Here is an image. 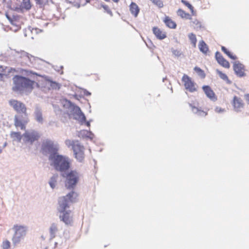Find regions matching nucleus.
<instances>
[{"instance_id": "1", "label": "nucleus", "mask_w": 249, "mask_h": 249, "mask_svg": "<svg viewBox=\"0 0 249 249\" xmlns=\"http://www.w3.org/2000/svg\"><path fill=\"white\" fill-rule=\"evenodd\" d=\"M49 160L51 161V165L58 171L65 172L71 167L69 159L58 153L50 155Z\"/></svg>"}, {"instance_id": "2", "label": "nucleus", "mask_w": 249, "mask_h": 249, "mask_svg": "<svg viewBox=\"0 0 249 249\" xmlns=\"http://www.w3.org/2000/svg\"><path fill=\"white\" fill-rule=\"evenodd\" d=\"M36 86L38 87L39 85L35 81L17 75V90L28 94L31 92Z\"/></svg>"}, {"instance_id": "3", "label": "nucleus", "mask_w": 249, "mask_h": 249, "mask_svg": "<svg viewBox=\"0 0 249 249\" xmlns=\"http://www.w3.org/2000/svg\"><path fill=\"white\" fill-rule=\"evenodd\" d=\"M78 194L76 192L72 191L66 196L61 197L58 199V206L57 210L58 212H63L69 208L71 203L77 201Z\"/></svg>"}, {"instance_id": "4", "label": "nucleus", "mask_w": 249, "mask_h": 249, "mask_svg": "<svg viewBox=\"0 0 249 249\" xmlns=\"http://www.w3.org/2000/svg\"><path fill=\"white\" fill-rule=\"evenodd\" d=\"M17 128L20 127L21 129H25V125L28 123V117L26 113L25 106L17 101Z\"/></svg>"}, {"instance_id": "5", "label": "nucleus", "mask_w": 249, "mask_h": 249, "mask_svg": "<svg viewBox=\"0 0 249 249\" xmlns=\"http://www.w3.org/2000/svg\"><path fill=\"white\" fill-rule=\"evenodd\" d=\"M65 143L68 147H71L75 158L80 162L84 160L85 158L84 147L81 145L78 141L67 140Z\"/></svg>"}, {"instance_id": "6", "label": "nucleus", "mask_w": 249, "mask_h": 249, "mask_svg": "<svg viewBox=\"0 0 249 249\" xmlns=\"http://www.w3.org/2000/svg\"><path fill=\"white\" fill-rule=\"evenodd\" d=\"M39 137V134L34 130L26 131L22 136L18 132H17V139L19 141L22 140L25 143H32L34 142L37 141Z\"/></svg>"}, {"instance_id": "7", "label": "nucleus", "mask_w": 249, "mask_h": 249, "mask_svg": "<svg viewBox=\"0 0 249 249\" xmlns=\"http://www.w3.org/2000/svg\"><path fill=\"white\" fill-rule=\"evenodd\" d=\"M181 2L184 4L186 7H187L190 10L191 15L189 14L188 13H186L185 11L181 9H179L178 10L177 13L178 16L181 18H185L187 19H191L192 16H196V12L194 10V7L188 1H185V0H181Z\"/></svg>"}, {"instance_id": "8", "label": "nucleus", "mask_w": 249, "mask_h": 249, "mask_svg": "<svg viewBox=\"0 0 249 249\" xmlns=\"http://www.w3.org/2000/svg\"><path fill=\"white\" fill-rule=\"evenodd\" d=\"M41 150L43 154L50 153L52 155L57 153L58 147L53 142L46 140L42 143Z\"/></svg>"}, {"instance_id": "9", "label": "nucleus", "mask_w": 249, "mask_h": 249, "mask_svg": "<svg viewBox=\"0 0 249 249\" xmlns=\"http://www.w3.org/2000/svg\"><path fill=\"white\" fill-rule=\"evenodd\" d=\"M182 82L185 89L190 92H194L197 90V85L193 81L191 77L186 74H184L182 79Z\"/></svg>"}, {"instance_id": "10", "label": "nucleus", "mask_w": 249, "mask_h": 249, "mask_svg": "<svg viewBox=\"0 0 249 249\" xmlns=\"http://www.w3.org/2000/svg\"><path fill=\"white\" fill-rule=\"evenodd\" d=\"M67 183L69 187L75 186L78 183L79 179V175L75 170H71L65 176Z\"/></svg>"}, {"instance_id": "11", "label": "nucleus", "mask_w": 249, "mask_h": 249, "mask_svg": "<svg viewBox=\"0 0 249 249\" xmlns=\"http://www.w3.org/2000/svg\"><path fill=\"white\" fill-rule=\"evenodd\" d=\"M33 56L25 52H17V59L22 65H28Z\"/></svg>"}, {"instance_id": "12", "label": "nucleus", "mask_w": 249, "mask_h": 249, "mask_svg": "<svg viewBox=\"0 0 249 249\" xmlns=\"http://www.w3.org/2000/svg\"><path fill=\"white\" fill-rule=\"evenodd\" d=\"M233 110L235 112H241L245 107L243 100L239 97L234 96L231 102Z\"/></svg>"}, {"instance_id": "13", "label": "nucleus", "mask_w": 249, "mask_h": 249, "mask_svg": "<svg viewBox=\"0 0 249 249\" xmlns=\"http://www.w3.org/2000/svg\"><path fill=\"white\" fill-rule=\"evenodd\" d=\"M28 228L25 225H17V243L20 242L25 238Z\"/></svg>"}, {"instance_id": "14", "label": "nucleus", "mask_w": 249, "mask_h": 249, "mask_svg": "<svg viewBox=\"0 0 249 249\" xmlns=\"http://www.w3.org/2000/svg\"><path fill=\"white\" fill-rule=\"evenodd\" d=\"M59 213L60 220L63 221L66 224L68 225L71 222L72 216L71 215V211L69 210Z\"/></svg>"}, {"instance_id": "15", "label": "nucleus", "mask_w": 249, "mask_h": 249, "mask_svg": "<svg viewBox=\"0 0 249 249\" xmlns=\"http://www.w3.org/2000/svg\"><path fill=\"white\" fill-rule=\"evenodd\" d=\"M152 32L156 38L159 40L164 39L167 37L166 33L158 27H153Z\"/></svg>"}, {"instance_id": "16", "label": "nucleus", "mask_w": 249, "mask_h": 249, "mask_svg": "<svg viewBox=\"0 0 249 249\" xmlns=\"http://www.w3.org/2000/svg\"><path fill=\"white\" fill-rule=\"evenodd\" d=\"M73 110L74 111L77 117L75 119L77 120L81 124H83L84 122H86V118L84 114L82 112L80 107L78 106H74L73 107Z\"/></svg>"}, {"instance_id": "17", "label": "nucleus", "mask_w": 249, "mask_h": 249, "mask_svg": "<svg viewBox=\"0 0 249 249\" xmlns=\"http://www.w3.org/2000/svg\"><path fill=\"white\" fill-rule=\"evenodd\" d=\"M202 89L207 97L212 101H215L217 100V98L216 95L210 86H204L202 87Z\"/></svg>"}, {"instance_id": "18", "label": "nucleus", "mask_w": 249, "mask_h": 249, "mask_svg": "<svg viewBox=\"0 0 249 249\" xmlns=\"http://www.w3.org/2000/svg\"><path fill=\"white\" fill-rule=\"evenodd\" d=\"M215 58L218 62V63L223 67L225 68H229L230 67V64L229 62L226 60L222 54L218 52H216L215 53Z\"/></svg>"}, {"instance_id": "19", "label": "nucleus", "mask_w": 249, "mask_h": 249, "mask_svg": "<svg viewBox=\"0 0 249 249\" xmlns=\"http://www.w3.org/2000/svg\"><path fill=\"white\" fill-rule=\"evenodd\" d=\"M5 15L11 24L15 25L16 21V11L11 8H9Z\"/></svg>"}, {"instance_id": "20", "label": "nucleus", "mask_w": 249, "mask_h": 249, "mask_svg": "<svg viewBox=\"0 0 249 249\" xmlns=\"http://www.w3.org/2000/svg\"><path fill=\"white\" fill-rule=\"evenodd\" d=\"M129 9L131 14L135 18H137L140 13V9L139 6L134 2H132L129 6Z\"/></svg>"}, {"instance_id": "21", "label": "nucleus", "mask_w": 249, "mask_h": 249, "mask_svg": "<svg viewBox=\"0 0 249 249\" xmlns=\"http://www.w3.org/2000/svg\"><path fill=\"white\" fill-rule=\"evenodd\" d=\"M233 70L236 74L242 77L245 75V69L244 66L240 63L235 64L233 65Z\"/></svg>"}, {"instance_id": "22", "label": "nucleus", "mask_w": 249, "mask_h": 249, "mask_svg": "<svg viewBox=\"0 0 249 249\" xmlns=\"http://www.w3.org/2000/svg\"><path fill=\"white\" fill-rule=\"evenodd\" d=\"M163 22L169 28L174 29L177 27L176 23L169 16H165L163 19Z\"/></svg>"}, {"instance_id": "23", "label": "nucleus", "mask_w": 249, "mask_h": 249, "mask_svg": "<svg viewBox=\"0 0 249 249\" xmlns=\"http://www.w3.org/2000/svg\"><path fill=\"white\" fill-rule=\"evenodd\" d=\"M58 231V225L56 223H52L49 228V233L51 239L54 238Z\"/></svg>"}, {"instance_id": "24", "label": "nucleus", "mask_w": 249, "mask_h": 249, "mask_svg": "<svg viewBox=\"0 0 249 249\" xmlns=\"http://www.w3.org/2000/svg\"><path fill=\"white\" fill-rule=\"evenodd\" d=\"M12 71H15V70H12V69H9L7 67H4L2 66H0V78H3L4 75H6L8 74L9 73L11 72Z\"/></svg>"}, {"instance_id": "25", "label": "nucleus", "mask_w": 249, "mask_h": 249, "mask_svg": "<svg viewBox=\"0 0 249 249\" xmlns=\"http://www.w3.org/2000/svg\"><path fill=\"white\" fill-rule=\"evenodd\" d=\"M31 3L30 0H23L21 3L20 7L21 9L28 10L31 8Z\"/></svg>"}, {"instance_id": "26", "label": "nucleus", "mask_w": 249, "mask_h": 249, "mask_svg": "<svg viewBox=\"0 0 249 249\" xmlns=\"http://www.w3.org/2000/svg\"><path fill=\"white\" fill-rule=\"evenodd\" d=\"M199 49L200 51L204 53H207L209 51V48L207 45L203 40L199 42Z\"/></svg>"}, {"instance_id": "27", "label": "nucleus", "mask_w": 249, "mask_h": 249, "mask_svg": "<svg viewBox=\"0 0 249 249\" xmlns=\"http://www.w3.org/2000/svg\"><path fill=\"white\" fill-rule=\"evenodd\" d=\"M190 106L192 107L193 111L195 113H197L199 116H206V115H207L208 113L207 112L204 111L203 110H201V109H199L198 108L193 106L191 105H190Z\"/></svg>"}, {"instance_id": "28", "label": "nucleus", "mask_w": 249, "mask_h": 249, "mask_svg": "<svg viewBox=\"0 0 249 249\" xmlns=\"http://www.w3.org/2000/svg\"><path fill=\"white\" fill-rule=\"evenodd\" d=\"M190 20V24L194 28H198L201 27V22L198 19L196 18L193 19L192 18V19Z\"/></svg>"}, {"instance_id": "29", "label": "nucleus", "mask_w": 249, "mask_h": 249, "mask_svg": "<svg viewBox=\"0 0 249 249\" xmlns=\"http://www.w3.org/2000/svg\"><path fill=\"white\" fill-rule=\"evenodd\" d=\"M222 51L226 54L232 60H236L237 58V57L235 55H233L227 49H226L224 46L221 47Z\"/></svg>"}, {"instance_id": "30", "label": "nucleus", "mask_w": 249, "mask_h": 249, "mask_svg": "<svg viewBox=\"0 0 249 249\" xmlns=\"http://www.w3.org/2000/svg\"><path fill=\"white\" fill-rule=\"evenodd\" d=\"M216 73L221 79L226 81L227 83H231L230 80L229 79L227 75L225 73H223L221 71L218 70H216Z\"/></svg>"}, {"instance_id": "31", "label": "nucleus", "mask_w": 249, "mask_h": 249, "mask_svg": "<svg viewBox=\"0 0 249 249\" xmlns=\"http://www.w3.org/2000/svg\"><path fill=\"white\" fill-rule=\"evenodd\" d=\"M58 178V175H54L50 179L49 184L51 187H55Z\"/></svg>"}, {"instance_id": "32", "label": "nucleus", "mask_w": 249, "mask_h": 249, "mask_svg": "<svg viewBox=\"0 0 249 249\" xmlns=\"http://www.w3.org/2000/svg\"><path fill=\"white\" fill-rule=\"evenodd\" d=\"M194 70L201 78H204L205 77L206 75L204 71L201 70L200 68L196 67L194 68Z\"/></svg>"}, {"instance_id": "33", "label": "nucleus", "mask_w": 249, "mask_h": 249, "mask_svg": "<svg viewBox=\"0 0 249 249\" xmlns=\"http://www.w3.org/2000/svg\"><path fill=\"white\" fill-rule=\"evenodd\" d=\"M188 37L191 42V43L193 44V46L195 47L197 42L196 35L193 33H191L189 35Z\"/></svg>"}, {"instance_id": "34", "label": "nucleus", "mask_w": 249, "mask_h": 249, "mask_svg": "<svg viewBox=\"0 0 249 249\" xmlns=\"http://www.w3.org/2000/svg\"><path fill=\"white\" fill-rule=\"evenodd\" d=\"M154 4L156 5L159 8L163 7V2L161 0H150Z\"/></svg>"}, {"instance_id": "35", "label": "nucleus", "mask_w": 249, "mask_h": 249, "mask_svg": "<svg viewBox=\"0 0 249 249\" xmlns=\"http://www.w3.org/2000/svg\"><path fill=\"white\" fill-rule=\"evenodd\" d=\"M36 120L38 122H42L43 118H42V114H41V113L40 112L37 111V112H36Z\"/></svg>"}, {"instance_id": "36", "label": "nucleus", "mask_w": 249, "mask_h": 249, "mask_svg": "<svg viewBox=\"0 0 249 249\" xmlns=\"http://www.w3.org/2000/svg\"><path fill=\"white\" fill-rule=\"evenodd\" d=\"M10 246V243L8 240H5L3 242L2 247V249H9Z\"/></svg>"}, {"instance_id": "37", "label": "nucleus", "mask_w": 249, "mask_h": 249, "mask_svg": "<svg viewBox=\"0 0 249 249\" xmlns=\"http://www.w3.org/2000/svg\"><path fill=\"white\" fill-rule=\"evenodd\" d=\"M36 3L41 6H44L48 3L49 0H35Z\"/></svg>"}, {"instance_id": "38", "label": "nucleus", "mask_w": 249, "mask_h": 249, "mask_svg": "<svg viewBox=\"0 0 249 249\" xmlns=\"http://www.w3.org/2000/svg\"><path fill=\"white\" fill-rule=\"evenodd\" d=\"M50 87L53 89H59L60 88L59 85L55 82L50 81Z\"/></svg>"}, {"instance_id": "39", "label": "nucleus", "mask_w": 249, "mask_h": 249, "mask_svg": "<svg viewBox=\"0 0 249 249\" xmlns=\"http://www.w3.org/2000/svg\"><path fill=\"white\" fill-rule=\"evenodd\" d=\"M102 7L108 14L112 16V13L107 5H104L102 6Z\"/></svg>"}, {"instance_id": "40", "label": "nucleus", "mask_w": 249, "mask_h": 249, "mask_svg": "<svg viewBox=\"0 0 249 249\" xmlns=\"http://www.w3.org/2000/svg\"><path fill=\"white\" fill-rule=\"evenodd\" d=\"M22 74L26 76H29L31 74L37 75L36 73L32 72L31 71L22 70Z\"/></svg>"}, {"instance_id": "41", "label": "nucleus", "mask_w": 249, "mask_h": 249, "mask_svg": "<svg viewBox=\"0 0 249 249\" xmlns=\"http://www.w3.org/2000/svg\"><path fill=\"white\" fill-rule=\"evenodd\" d=\"M172 53L176 56H179L181 55V52L179 50H172Z\"/></svg>"}, {"instance_id": "42", "label": "nucleus", "mask_w": 249, "mask_h": 249, "mask_svg": "<svg viewBox=\"0 0 249 249\" xmlns=\"http://www.w3.org/2000/svg\"><path fill=\"white\" fill-rule=\"evenodd\" d=\"M245 99L247 104L249 105V94L245 95Z\"/></svg>"}, {"instance_id": "43", "label": "nucleus", "mask_w": 249, "mask_h": 249, "mask_svg": "<svg viewBox=\"0 0 249 249\" xmlns=\"http://www.w3.org/2000/svg\"><path fill=\"white\" fill-rule=\"evenodd\" d=\"M215 110L216 112H221V111H224V109H221V108L220 107H216L215 108Z\"/></svg>"}, {"instance_id": "44", "label": "nucleus", "mask_w": 249, "mask_h": 249, "mask_svg": "<svg viewBox=\"0 0 249 249\" xmlns=\"http://www.w3.org/2000/svg\"><path fill=\"white\" fill-rule=\"evenodd\" d=\"M84 124H85L88 126V127H90V122L89 121H86V122H84Z\"/></svg>"}, {"instance_id": "45", "label": "nucleus", "mask_w": 249, "mask_h": 249, "mask_svg": "<svg viewBox=\"0 0 249 249\" xmlns=\"http://www.w3.org/2000/svg\"><path fill=\"white\" fill-rule=\"evenodd\" d=\"M114 2L117 3L119 2V0H112Z\"/></svg>"}, {"instance_id": "46", "label": "nucleus", "mask_w": 249, "mask_h": 249, "mask_svg": "<svg viewBox=\"0 0 249 249\" xmlns=\"http://www.w3.org/2000/svg\"><path fill=\"white\" fill-rule=\"evenodd\" d=\"M2 149L0 147V154L2 152Z\"/></svg>"}, {"instance_id": "47", "label": "nucleus", "mask_w": 249, "mask_h": 249, "mask_svg": "<svg viewBox=\"0 0 249 249\" xmlns=\"http://www.w3.org/2000/svg\"><path fill=\"white\" fill-rule=\"evenodd\" d=\"M14 108H16V105H13Z\"/></svg>"}, {"instance_id": "48", "label": "nucleus", "mask_w": 249, "mask_h": 249, "mask_svg": "<svg viewBox=\"0 0 249 249\" xmlns=\"http://www.w3.org/2000/svg\"><path fill=\"white\" fill-rule=\"evenodd\" d=\"M106 1H108V0H105Z\"/></svg>"}]
</instances>
